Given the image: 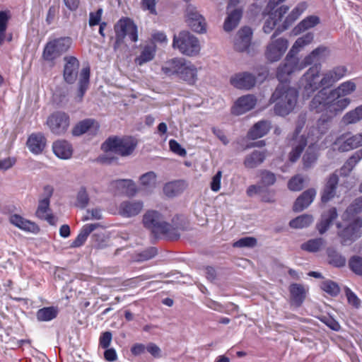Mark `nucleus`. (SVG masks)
<instances>
[{"label":"nucleus","instance_id":"f257e3e1","mask_svg":"<svg viewBox=\"0 0 362 362\" xmlns=\"http://www.w3.org/2000/svg\"><path fill=\"white\" fill-rule=\"evenodd\" d=\"M356 90V84L351 81L341 83L337 88L327 91L321 89L310 103V108L317 113H323L317 121V127L309 129L308 139L312 144L329 129V122L342 112L350 104L347 97Z\"/></svg>","mask_w":362,"mask_h":362},{"label":"nucleus","instance_id":"3c124183","mask_svg":"<svg viewBox=\"0 0 362 362\" xmlns=\"http://www.w3.org/2000/svg\"><path fill=\"white\" fill-rule=\"evenodd\" d=\"M324 245V240L322 238L311 239L301 245V249L303 250L315 252L320 250V249Z\"/></svg>","mask_w":362,"mask_h":362},{"label":"nucleus","instance_id":"6e6552de","mask_svg":"<svg viewBox=\"0 0 362 362\" xmlns=\"http://www.w3.org/2000/svg\"><path fill=\"white\" fill-rule=\"evenodd\" d=\"M296 54H291L288 52L284 62L279 65L276 71V77L280 82H286L289 77L298 74L305 67L302 59L296 57Z\"/></svg>","mask_w":362,"mask_h":362},{"label":"nucleus","instance_id":"09e8293b","mask_svg":"<svg viewBox=\"0 0 362 362\" xmlns=\"http://www.w3.org/2000/svg\"><path fill=\"white\" fill-rule=\"evenodd\" d=\"M95 121L91 119H86L76 124L73 129L72 134L74 136H81L87 132L94 124Z\"/></svg>","mask_w":362,"mask_h":362},{"label":"nucleus","instance_id":"774afa93","mask_svg":"<svg viewBox=\"0 0 362 362\" xmlns=\"http://www.w3.org/2000/svg\"><path fill=\"white\" fill-rule=\"evenodd\" d=\"M141 6L144 11H148L151 14L157 15L156 0H141Z\"/></svg>","mask_w":362,"mask_h":362},{"label":"nucleus","instance_id":"aec40b11","mask_svg":"<svg viewBox=\"0 0 362 362\" xmlns=\"http://www.w3.org/2000/svg\"><path fill=\"white\" fill-rule=\"evenodd\" d=\"M256 103L257 99L253 95L247 94L241 96L235 100L231 112L235 115H243L253 109Z\"/></svg>","mask_w":362,"mask_h":362},{"label":"nucleus","instance_id":"69168bd1","mask_svg":"<svg viewBox=\"0 0 362 362\" xmlns=\"http://www.w3.org/2000/svg\"><path fill=\"white\" fill-rule=\"evenodd\" d=\"M345 294L348 303L356 308H358L361 305V300L358 296L349 288H345Z\"/></svg>","mask_w":362,"mask_h":362},{"label":"nucleus","instance_id":"9b49d317","mask_svg":"<svg viewBox=\"0 0 362 362\" xmlns=\"http://www.w3.org/2000/svg\"><path fill=\"white\" fill-rule=\"evenodd\" d=\"M277 35L276 31L273 34L265 52L267 59L272 62L279 61L288 47V41L286 38L274 39Z\"/></svg>","mask_w":362,"mask_h":362},{"label":"nucleus","instance_id":"20e7f679","mask_svg":"<svg viewBox=\"0 0 362 362\" xmlns=\"http://www.w3.org/2000/svg\"><path fill=\"white\" fill-rule=\"evenodd\" d=\"M321 65L315 64L310 67L302 76L299 81V88L303 97L309 98L314 92L320 88L325 89L321 73Z\"/></svg>","mask_w":362,"mask_h":362},{"label":"nucleus","instance_id":"c9c22d12","mask_svg":"<svg viewBox=\"0 0 362 362\" xmlns=\"http://www.w3.org/2000/svg\"><path fill=\"white\" fill-rule=\"evenodd\" d=\"M361 159L362 148L354 152V154L345 162L340 169V175L344 177L348 176Z\"/></svg>","mask_w":362,"mask_h":362},{"label":"nucleus","instance_id":"f8f14e48","mask_svg":"<svg viewBox=\"0 0 362 362\" xmlns=\"http://www.w3.org/2000/svg\"><path fill=\"white\" fill-rule=\"evenodd\" d=\"M347 221L349 222V225L338 232L341 244L344 245H350L360 237V230L362 227V220L359 218H351Z\"/></svg>","mask_w":362,"mask_h":362},{"label":"nucleus","instance_id":"338daca9","mask_svg":"<svg viewBox=\"0 0 362 362\" xmlns=\"http://www.w3.org/2000/svg\"><path fill=\"white\" fill-rule=\"evenodd\" d=\"M103 155L98 157L97 161L101 164L110 165L117 162V158L112 155V151L104 152Z\"/></svg>","mask_w":362,"mask_h":362},{"label":"nucleus","instance_id":"1a4fd4ad","mask_svg":"<svg viewBox=\"0 0 362 362\" xmlns=\"http://www.w3.org/2000/svg\"><path fill=\"white\" fill-rule=\"evenodd\" d=\"M305 116L304 115H300L298 117L296 123V130L291 144L292 149L289 153V160L292 163L296 162L299 158L304 148L308 142L304 135L299 136V134L305 124Z\"/></svg>","mask_w":362,"mask_h":362},{"label":"nucleus","instance_id":"ddd939ff","mask_svg":"<svg viewBox=\"0 0 362 362\" xmlns=\"http://www.w3.org/2000/svg\"><path fill=\"white\" fill-rule=\"evenodd\" d=\"M44 191L46 192L47 196L39 200L38 206L35 211V216L41 219L47 221L49 224H54V216L51 213V209L49 207L50 198L53 193V189L52 187L47 185L44 187Z\"/></svg>","mask_w":362,"mask_h":362},{"label":"nucleus","instance_id":"864d4df0","mask_svg":"<svg viewBox=\"0 0 362 362\" xmlns=\"http://www.w3.org/2000/svg\"><path fill=\"white\" fill-rule=\"evenodd\" d=\"M349 266L354 274L362 276V257L353 256L349 261Z\"/></svg>","mask_w":362,"mask_h":362},{"label":"nucleus","instance_id":"6e6d98bb","mask_svg":"<svg viewBox=\"0 0 362 362\" xmlns=\"http://www.w3.org/2000/svg\"><path fill=\"white\" fill-rule=\"evenodd\" d=\"M156 181V175L155 173L150 171L140 177V182L141 185L149 187L154 186Z\"/></svg>","mask_w":362,"mask_h":362},{"label":"nucleus","instance_id":"58836bf2","mask_svg":"<svg viewBox=\"0 0 362 362\" xmlns=\"http://www.w3.org/2000/svg\"><path fill=\"white\" fill-rule=\"evenodd\" d=\"M242 17V9L235 8L229 11V13L224 22L223 28L226 31L229 32L233 30L239 23Z\"/></svg>","mask_w":362,"mask_h":362},{"label":"nucleus","instance_id":"4be33fe9","mask_svg":"<svg viewBox=\"0 0 362 362\" xmlns=\"http://www.w3.org/2000/svg\"><path fill=\"white\" fill-rule=\"evenodd\" d=\"M46 144L47 139L41 132L31 134L26 142L27 147L35 155L42 153L46 147Z\"/></svg>","mask_w":362,"mask_h":362},{"label":"nucleus","instance_id":"473e14b6","mask_svg":"<svg viewBox=\"0 0 362 362\" xmlns=\"http://www.w3.org/2000/svg\"><path fill=\"white\" fill-rule=\"evenodd\" d=\"M320 23V19L317 16L310 15L303 18L293 29L295 35L300 34L309 29H311Z\"/></svg>","mask_w":362,"mask_h":362},{"label":"nucleus","instance_id":"5701e85b","mask_svg":"<svg viewBox=\"0 0 362 362\" xmlns=\"http://www.w3.org/2000/svg\"><path fill=\"white\" fill-rule=\"evenodd\" d=\"M252 32L248 27L240 29L234 40V48L238 52L246 51L250 45Z\"/></svg>","mask_w":362,"mask_h":362},{"label":"nucleus","instance_id":"e433bc0d","mask_svg":"<svg viewBox=\"0 0 362 362\" xmlns=\"http://www.w3.org/2000/svg\"><path fill=\"white\" fill-rule=\"evenodd\" d=\"M270 129V123L267 121H259L250 129L247 136L250 139H257L264 136Z\"/></svg>","mask_w":362,"mask_h":362},{"label":"nucleus","instance_id":"37998d69","mask_svg":"<svg viewBox=\"0 0 362 362\" xmlns=\"http://www.w3.org/2000/svg\"><path fill=\"white\" fill-rule=\"evenodd\" d=\"M362 211V196L356 199L342 215L343 221H350L354 215Z\"/></svg>","mask_w":362,"mask_h":362},{"label":"nucleus","instance_id":"a18cd8bd","mask_svg":"<svg viewBox=\"0 0 362 362\" xmlns=\"http://www.w3.org/2000/svg\"><path fill=\"white\" fill-rule=\"evenodd\" d=\"M10 18L11 14L9 11H0V46H1L6 40V33Z\"/></svg>","mask_w":362,"mask_h":362},{"label":"nucleus","instance_id":"423d86ee","mask_svg":"<svg viewBox=\"0 0 362 362\" xmlns=\"http://www.w3.org/2000/svg\"><path fill=\"white\" fill-rule=\"evenodd\" d=\"M115 40L114 48L119 47L124 42L127 36L133 42L139 40L138 28L134 21L129 17L121 18L114 25Z\"/></svg>","mask_w":362,"mask_h":362},{"label":"nucleus","instance_id":"c03bdc74","mask_svg":"<svg viewBox=\"0 0 362 362\" xmlns=\"http://www.w3.org/2000/svg\"><path fill=\"white\" fill-rule=\"evenodd\" d=\"M114 182L117 188L122 189L129 197L134 196L137 192L136 184L132 180H118Z\"/></svg>","mask_w":362,"mask_h":362},{"label":"nucleus","instance_id":"603ef678","mask_svg":"<svg viewBox=\"0 0 362 362\" xmlns=\"http://www.w3.org/2000/svg\"><path fill=\"white\" fill-rule=\"evenodd\" d=\"M320 288L331 296H337L339 293V286L335 282L330 280L322 281Z\"/></svg>","mask_w":362,"mask_h":362},{"label":"nucleus","instance_id":"79ce46f5","mask_svg":"<svg viewBox=\"0 0 362 362\" xmlns=\"http://www.w3.org/2000/svg\"><path fill=\"white\" fill-rule=\"evenodd\" d=\"M90 74V71L89 67L83 68L81 71L78 92V96L80 100H82L86 91L88 88Z\"/></svg>","mask_w":362,"mask_h":362},{"label":"nucleus","instance_id":"13d9d810","mask_svg":"<svg viewBox=\"0 0 362 362\" xmlns=\"http://www.w3.org/2000/svg\"><path fill=\"white\" fill-rule=\"evenodd\" d=\"M170 66H164L162 68L163 72L167 75H172L177 74L181 68V63L180 60L175 59L168 63Z\"/></svg>","mask_w":362,"mask_h":362},{"label":"nucleus","instance_id":"052dcab7","mask_svg":"<svg viewBox=\"0 0 362 362\" xmlns=\"http://www.w3.org/2000/svg\"><path fill=\"white\" fill-rule=\"evenodd\" d=\"M89 202L88 194L85 187H81L77 194L76 205L82 209L85 208Z\"/></svg>","mask_w":362,"mask_h":362},{"label":"nucleus","instance_id":"4468645a","mask_svg":"<svg viewBox=\"0 0 362 362\" xmlns=\"http://www.w3.org/2000/svg\"><path fill=\"white\" fill-rule=\"evenodd\" d=\"M185 21L187 25L194 32L204 33L206 31V23L204 18L198 13L192 4L186 8Z\"/></svg>","mask_w":362,"mask_h":362},{"label":"nucleus","instance_id":"f03ea898","mask_svg":"<svg viewBox=\"0 0 362 362\" xmlns=\"http://www.w3.org/2000/svg\"><path fill=\"white\" fill-rule=\"evenodd\" d=\"M298 96V93L295 88L286 83L280 82L270 98L272 103H275V114L280 116L288 115L295 108Z\"/></svg>","mask_w":362,"mask_h":362},{"label":"nucleus","instance_id":"e2e57ef3","mask_svg":"<svg viewBox=\"0 0 362 362\" xmlns=\"http://www.w3.org/2000/svg\"><path fill=\"white\" fill-rule=\"evenodd\" d=\"M312 52L314 54V56L315 57L317 62L326 59L329 55L330 53L329 49L327 47L323 45L317 47Z\"/></svg>","mask_w":362,"mask_h":362},{"label":"nucleus","instance_id":"ea45409f","mask_svg":"<svg viewBox=\"0 0 362 362\" xmlns=\"http://www.w3.org/2000/svg\"><path fill=\"white\" fill-rule=\"evenodd\" d=\"M156 45H146L142 49L139 56L135 58V63L139 66L151 61L156 54Z\"/></svg>","mask_w":362,"mask_h":362},{"label":"nucleus","instance_id":"49530a36","mask_svg":"<svg viewBox=\"0 0 362 362\" xmlns=\"http://www.w3.org/2000/svg\"><path fill=\"white\" fill-rule=\"evenodd\" d=\"M313 218L311 215L303 214L301 216L296 217L294 219H292L289 222V226L292 228L301 229L310 226L313 223Z\"/></svg>","mask_w":362,"mask_h":362},{"label":"nucleus","instance_id":"393cba45","mask_svg":"<svg viewBox=\"0 0 362 362\" xmlns=\"http://www.w3.org/2000/svg\"><path fill=\"white\" fill-rule=\"evenodd\" d=\"M52 150L56 156L61 159H69L73 154L71 144L66 140H57L52 144Z\"/></svg>","mask_w":362,"mask_h":362},{"label":"nucleus","instance_id":"5fc2aeb1","mask_svg":"<svg viewBox=\"0 0 362 362\" xmlns=\"http://www.w3.org/2000/svg\"><path fill=\"white\" fill-rule=\"evenodd\" d=\"M257 244V240L252 237H245L233 243L234 247H253Z\"/></svg>","mask_w":362,"mask_h":362},{"label":"nucleus","instance_id":"a19ab883","mask_svg":"<svg viewBox=\"0 0 362 362\" xmlns=\"http://www.w3.org/2000/svg\"><path fill=\"white\" fill-rule=\"evenodd\" d=\"M58 313V308L56 307H44L37 311L36 317L40 322H47L56 318Z\"/></svg>","mask_w":362,"mask_h":362},{"label":"nucleus","instance_id":"6ab92c4d","mask_svg":"<svg viewBox=\"0 0 362 362\" xmlns=\"http://www.w3.org/2000/svg\"><path fill=\"white\" fill-rule=\"evenodd\" d=\"M200 50L201 45L198 39L189 32H182V54L196 57Z\"/></svg>","mask_w":362,"mask_h":362},{"label":"nucleus","instance_id":"de8ad7c7","mask_svg":"<svg viewBox=\"0 0 362 362\" xmlns=\"http://www.w3.org/2000/svg\"><path fill=\"white\" fill-rule=\"evenodd\" d=\"M362 119V105L346 112L342 117V122L345 124H354Z\"/></svg>","mask_w":362,"mask_h":362},{"label":"nucleus","instance_id":"0e129e2a","mask_svg":"<svg viewBox=\"0 0 362 362\" xmlns=\"http://www.w3.org/2000/svg\"><path fill=\"white\" fill-rule=\"evenodd\" d=\"M158 253V250L154 247H148L142 252H141L139 255V261H146L154 257Z\"/></svg>","mask_w":362,"mask_h":362},{"label":"nucleus","instance_id":"7ed1b4c3","mask_svg":"<svg viewBox=\"0 0 362 362\" xmlns=\"http://www.w3.org/2000/svg\"><path fill=\"white\" fill-rule=\"evenodd\" d=\"M143 223L156 238L164 236L174 239L180 235L178 226H173L164 221L161 214L156 211H148L144 215Z\"/></svg>","mask_w":362,"mask_h":362},{"label":"nucleus","instance_id":"0eeeda50","mask_svg":"<svg viewBox=\"0 0 362 362\" xmlns=\"http://www.w3.org/2000/svg\"><path fill=\"white\" fill-rule=\"evenodd\" d=\"M72 45L70 37H61L49 40L42 52V58L47 62H53L66 52Z\"/></svg>","mask_w":362,"mask_h":362},{"label":"nucleus","instance_id":"a211bd4d","mask_svg":"<svg viewBox=\"0 0 362 362\" xmlns=\"http://www.w3.org/2000/svg\"><path fill=\"white\" fill-rule=\"evenodd\" d=\"M230 82L236 88L250 90L255 86L257 81L252 74L241 72L231 76Z\"/></svg>","mask_w":362,"mask_h":362},{"label":"nucleus","instance_id":"c85d7f7f","mask_svg":"<svg viewBox=\"0 0 362 362\" xmlns=\"http://www.w3.org/2000/svg\"><path fill=\"white\" fill-rule=\"evenodd\" d=\"M308 7V4L306 1H300L298 3L286 16L284 23V29H286L297 19H298L299 17L307 10Z\"/></svg>","mask_w":362,"mask_h":362},{"label":"nucleus","instance_id":"f3484780","mask_svg":"<svg viewBox=\"0 0 362 362\" xmlns=\"http://www.w3.org/2000/svg\"><path fill=\"white\" fill-rule=\"evenodd\" d=\"M65 64L64 67L63 76L64 81L69 84H73L76 81L78 69L79 61L76 57L69 56L64 57Z\"/></svg>","mask_w":362,"mask_h":362},{"label":"nucleus","instance_id":"9d476101","mask_svg":"<svg viewBox=\"0 0 362 362\" xmlns=\"http://www.w3.org/2000/svg\"><path fill=\"white\" fill-rule=\"evenodd\" d=\"M46 124L53 134L64 135L70 126L69 115L63 111H54L48 116Z\"/></svg>","mask_w":362,"mask_h":362},{"label":"nucleus","instance_id":"f704fd0d","mask_svg":"<svg viewBox=\"0 0 362 362\" xmlns=\"http://www.w3.org/2000/svg\"><path fill=\"white\" fill-rule=\"evenodd\" d=\"M337 217V212L335 208H331L322 214L321 220L317 223V228L320 234L325 233L329 228L332 221Z\"/></svg>","mask_w":362,"mask_h":362},{"label":"nucleus","instance_id":"b1692460","mask_svg":"<svg viewBox=\"0 0 362 362\" xmlns=\"http://www.w3.org/2000/svg\"><path fill=\"white\" fill-rule=\"evenodd\" d=\"M10 223L22 230L33 233H37L40 231V227L35 223L24 218L18 214H13L9 217Z\"/></svg>","mask_w":362,"mask_h":362},{"label":"nucleus","instance_id":"2f4dec72","mask_svg":"<svg viewBox=\"0 0 362 362\" xmlns=\"http://www.w3.org/2000/svg\"><path fill=\"white\" fill-rule=\"evenodd\" d=\"M289 291L292 303L300 306L305 298L308 289L301 284H293L290 286Z\"/></svg>","mask_w":362,"mask_h":362},{"label":"nucleus","instance_id":"412c9836","mask_svg":"<svg viewBox=\"0 0 362 362\" xmlns=\"http://www.w3.org/2000/svg\"><path fill=\"white\" fill-rule=\"evenodd\" d=\"M347 69L344 66H335L322 73L325 88H329L341 79L346 74Z\"/></svg>","mask_w":362,"mask_h":362},{"label":"nucleus","instance_id":"a878e982","mask_svg":"<svg viewBox=\"0 0 362 362\" xmlns=\"http://www.w3.org/2000/svg\"><path fill=\"white\" fill-rule=\"evenodd\" d=\"M143 206V202L140 201L123 202L119 205V214L124 217L134 216L141 212Z\"/></svg>","mask_w":362,"mask_h":362},{"label":"nucleus","instance_id":"8fccbe9b","mask_svg":"<svg viewBox=\"0 0 362 362\" xmlns=\"http://www.w3.org/2000/svg\"><path fill=\"white\" fill-rule=\"evenodd\" d=\"M327 256L329 263L337 267H344L346 264V259L341 255L338 253L334 249L327 250Z\"/></svg>","mask_w":362,"mask_h":362},{"label":"nucleus","instance_id":"4c0bfd02","mask_svg":"<svg viewBox=\"0 0 362 362\" xmlns=\"http://www.w3.org/2000/svg\"><path fill=\"white\" fill-rule=\"evenodd\" d=\"M265 158L266 156L263 151H254L246 156L243 163L247 168H255L264 162Z\"/></svg>","mask_w":362,"mask_h":362},{"label":"nucleus","instance_id":"cd10ccee","mask_svg":"<svg viewBox=\"0 0 362 362\" xmlns=\"http://www.w3.org/2000/svg\"><path fill=\"white\" fill-rule=\"evenodd\" d=\"M338 181V175L335 173L329 176L322 193L321 199L322 202H327L334 197Z\"/></svg>","mask_w":362,"mask_h":362},{"label":"nucleus","instance_id":"c756f323","mask_svg":"<svg viewBox=\"0 0 362 362\" xmlns=\"http://www.w3.org/2000/svg\"><path fill=\"white\" fill-rule=\"evenodd\" d=\"M99 225L98 223L86 224L82 227L76 238L71 242V247H79L82 246L86 241L88 235Z\"/></svg>","mask_w":362,"mask_h":362},{"label":"nucleus","instance_id":"dca6fc26","mask_svg":"<svg viewBox=\"0 0 362 362\" xmlns=\"http://www.w3.org/2000/svg\"><path fill=\"white\" fill-rule=\"evenodd\" d=\"M333 144L338 151L341 152L349 151L361 146L358 134L351 135L349 132L337 137Z\"/></svg>","mask_w":362,"mask_h":362},{"label":"nucleus","instance_id":"bb28decb","mask_svg":"<svg viewBox=\"0 0 362 362\" xmlns=\"http://www.w3.org/2000/svg\"><path fill=\"white\" fill-rule=\"evenodd\" d=\"M315 195L316 191L314 189L305 191L296 200L293 204V211L299 212L306 209L313 202Z\"/></svg>","mask_w":362,"mask_h":362},{"label":"nucleus","instance_id":"72a5a7b5","mask_svg":"<svg viewBox=\"0 0 362 362\" xmlns=\"http://www.w3.org/2000/svg\"><path fill=\"white\" fill-rule=\"evenodd\" d=\"M314 40V34L313 33H307L297 38L289 52L291 54L297 55L301 52L305 47L310 45Z\"/></svg>","mask_w":362,"mask_h":362},{"label":"nucleus","instance_id":"4d7b16f0","mask_svg":"<svg viewBox=\"0 0 362 362\" xmlns=\"http://www.w3.org/2000/svg\"><path fill=\"white\" fill-rule=\"evenodd\" d=\"M303 164L305 168H310L317 160V154L313 151V148L310 146L303 156Z\"/></svg>","mask_w":362,"mask_h":362},{"label":"nucleus","instance_id":"7c9ffc66","mask_svg":"<svg viewBox=\"0 0 362 362\" xmlns=\"http://www.w3.org/2000/svg\"><path fill=\"white\" fill-rule=\"evenodd\" d=\"M198 78L197 68L190 62H182V81L194 85Z\"/></svg>","mask_w":362,"mask_h":362},{"label":"nucleus","instance_id":"bf43d9fd","mask_svg":"<svg viewBox=\"0 0 362 362\" xmlns=\"http://www.w3.org/2000/svg\"><path fill=\"white\" fill-rule=\"evenodd\" d=\"M180 182H170L165 185L163 192L168 197L175 196L179 192Z\"/></svg>","mask_w":362,"mask_h":362},{"label":"nucleus","instance_id":"680f3d73","mask_svg":"<svg viewBox=\"0 0 362 362\" xmlns=\"http://www.w3.org/2000/svg\"><path fill=\"white\" fill-rule=\"evenodd\" d=\"M303 187V179L300 175H296L292 177L288 183V187L291 191H300Z\"/></svg>","mask_w":362,"mask_h":362},{"label":"nucleus","instance_id":"39448f33","mask_svg":"<svg viewBox=\"0 0 362 362\" xmlns=\"http://www.w3.org/2000/svg\"><path fill=\"white\" fill-rule=\"evenodd\" d=\"M137 146V141L132 136H110L103 143L101 149L104 152L112 151L121 156L131 155Z\"/></svg>","mask_w":362,"mask_h":362},{"label":"nucleus","instance_id":"2eb2a0df","mask_svg":"<svg viewBox=\"0 0 362 362\" xmlns=\"http://www.w3.org/2000/svg\"><path fill=\"white\" fill-rule=\"evenodd\" d=\"M288 6L286 5L281 6L278 8H276L274 12L272 11H268L264 9L262 12V15L265 16L268 15L269 17L266 20L264 26L263 30L265 33H270L273 29L275 28L277 22L280 21L283 16L288 12Z\"/></svg>","mask_w":362,"mask_h":362}]
</instances>
